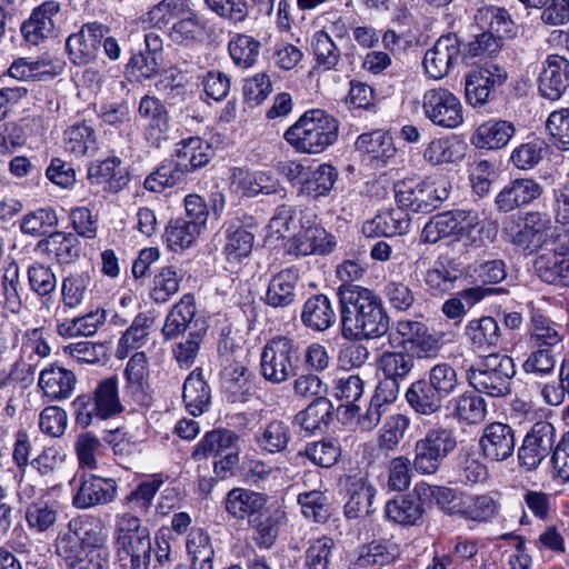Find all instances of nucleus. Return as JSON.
I'll use <instances>...</instances> for the list:
<instances>
[{"label":"nucleus","mask_w":569,"mask_h":569,"mask_svg":"<svg viewBox=\"0 0 569 569\" xmlns=\"http://www.w3.org/2000/svg\"><path fill=\"white\" fill-rule=\"evenodd\" d=\"M569 87V60L558 54H550L543 63L539 76V92L551 101L558 100Z\"/></svg>","instance_id":"obj_18"},{"label":"nucleus","mask_w":569,"mask_h":569,"mask_svg":"<svg viewBox=\"0 0 569 569\" xmlns=\"http://www.w3.org/2000/svg\"><path fill=\"white\" fill-rule=\"evenodd\" d=\"M58 516V503L53 500L38 499L31 502L26 511L30 528L43 532L52 527Z\"/></svg>","instance_id":"obj_60"},{"label":"nucleus","mask_w":569,"mask_h":569,"mask_svg":"<svg viewBox=\"0 0 569 569\" xmlns=\"http://www.w3.org/2000/svg\"><path fill=\"white\" fill-rule=\"evenodd\" d=\"M148 360L144 352H136L128 361L124 369L127 379L126 389L136 398L143 401L146 397Z\"/></svg>","instance_id":"obj_54"},{"label":"nucleus","mask_w":569,"mask_h":569,"mask_svg":"<svg viewBox=\"0 0 569 569\" xmlns=\"http://www.w3.org/2000/svg\"><path fill=\"white\" fill-rule=\"evenodd\" d=\"M422 110L426 118L440 128L456 129L463 122L461 101L447 88L427 90L422 96Z\"/></svg>","instance_id":"obj_11"},{"label":"nucleus","mask_w":569,"mask_h":569,"mask_svg":"<svg viewBox=\"0 0 569 569\" xmlns=\"http://www.w3.org/2000/svg\"><path fill=\"white\" fill-rule=\"evenodd\" d=\"M107 28L98 23H88L70 34L66 40V50L73 64L86 66L93 62L99 52Z\"/></svg>","instance_id":"obj_13"},{"label":"nucleus","mask_w":569,"mask_h":569,"mask_svg":"<svg viewBox=\"0 0 569 569\" xmlns=\"http://www.w3.org/2000/svg\"><path fill=\"white\" fill-rule=\"evenodd\" d=\"M415 493L419 500H433L439 508L450 516L460 517L466 495L452 488L418 483Z\"/></svg>","instance_id":"obj_37"},{"label":"nucleus","mask_w":569,"mask_h":569,"mask_svg":"<svg viewBox=\"0 0 569 569\" xmlns=\"http://www.w3.org/2000/svg\"><path fill=\"white\" fill-rule=\"evenodd\" d=\"M449 188L445 179L422 181L415 186L402 181L396 184V199L401 208L429 213L449 197Z\"/></svg>","instance_id":"obj_9"},{"label":"nucleus","mask_w":569,"mask_h":569,"mask_svg":"<svg viewBox=\"0 0 569 569\" xmlns=\"http://www.w3.org/2000/svg\"><path fill=\"white\" fill-rule=\"evenodd\" d=\"M409 406L419 415L431 416L442 408V398L430 383L425 380H417L411 383L406 392Z\"/></svg>","instance_id":"obj_39"},{"label":"nucleus","mask_w":569,"mask_h":569,"mask_svg":"<svg viewBox=\"0 0 569 569\" xmlns=\"http://www.w3.org/2000/svg\"><path fill=\"white\" fill-rule=\"evenodd\" d=\"M230 189L247 197L257 194L284 193L278 179L264 171H250L243 168H233L230 176Z\"/></svg>","instance_id":"obj_17"},{"label":"nucleus","mask_w":569,"mask_h":569,"mask_svg":"<svg viewBox=\"0 0 569 569\" xmlns=\"http://www.w3.org/2000/svg\"><path fill=\"white\" fill-rule=\"evenodd\" d=\"M228 49L234 64L247 69L257 62L261 42L251 36L237 33L230 39Z\"/></svg>","instance_id":"obj_53"},{"label":"nucleus","mask_w":569,"mask_h":569,"mask_svg":"<svg viewBox=\"0 0 569 569\" xmlns=\"http://www.w3.org/2000/svg\"><path fill=\"white\" fill-rule=\"evenodd\" d=\"M139 116L150 121L147 137L159 146L169 129V116L163 103L156 97L143 96L139 102Z\"/></svg>","instance_id":"obj_33"},{"label":"nucleus","mask_w":569,"mask_h":569,"mask_svg":"<svg viewBox=\"0 0 569 569\" xmlns=\"http://www.w3.org/2000/svg\"><path fill=\"white\" fill-rule=\"evenodd\" d=\"M507 78V71L495 63H487L470 70L465 79L467 102L475 108L487 104L491 93L501 87Z\"/></svg>","instance_id":"obj_12"},{"label":"nucleus","mask_w":569,"mask_h":569,"mask_svg":"<svg viewBox=\"0 0 569 569\" xmlns=\"http://www.w3.org/2000/svg\"><path fill=\"white\" fill-rule=\"evenodd\" d=\"M116 546L121 569H149L152 552L150 531L138 517L131 513L119 517Z\"/></svg>","instance_id":"obj_4"},{"label":"nucleus","mask_w":569,"mask_h":569,"mask_svg":"<svg viewBox=\"0 0 569 569\" xmlns=\"http://www.w3.org/2000/svg\"><path fill=\"white\" fill-rule=\"evenodd\" d=\"M396 331L403 342L410 345L419 357H433L441 348V337L429 331L428 327L418 320H398Z\"/></svg>","instance_id":"obj_20"},{"label":"nucleus","mask_w":569,"mask_h":569,"mask_svg":"<svg viewBox=\"0 0 569 569\" xmlns=\"http://www.w3.org/2000/svg\"><path fill=\"white\" fill-rule=\"evenodd\" d=\"M192 11L190 0H162L148 12V21L162 29L172 20L178 21Z\"/></svg>","instance_id":"obj_57"},{"label":"nucleus","mask_w":569,"mask_h":569,"mask_svg":"<svg viewBox=\"0 0 569 569\" xmlns=\"http://www.w3.org/2000/svg\"><path fill=\"white\" fill-rule=\"evenodd\" d=\"M529 337L533 347L551 349L563 340L565 330L543 315L533 313Z\"/></svg>","instance_id":"obj_45"},{"label":"nucleus","mask_w":569,"mask_h":569,"mask_svg":"<svg viewBox=\"0 0 569 569\" xmlns=\"http://www.w3.org/2000/svg\"><path fill=\"white\" fill-rule=\"evenodd\" d=\"M120 164L119 158H108L89 169V179L96 183L106 182L110 191L117 192L129 182V178L122 172Z\"/></svg>","instance_id":"obj_55"},{"label":"nucleus","mask_w":569,"mask_h":569,"mask_svg":"<svg viewBox=\"0 0 569 569\" xmlns=\"http://www.w3.org/2000/svg\"><path fill=\"white\" fill-rule=\"evenodd\" d=\"M76 423L87 428L96 421L109 419L123 411L118 393V379L101 380L92 395H81L72 402Z\"/></svg>","instance_id":"obj_6"},{"label":"nucleus","mask_w":569,"mask_h":569,"mask_svg":"<svg viewBox=\"0 0 569 569\" xmlns=\"http://www.w3.org/2000/svg\"><path fill=\"white\" fill-rule=\"evenodd\" d=\"M337 295L343 338L375 339L388 332L389 316L372 290L358 284H341Z\"/></svg>","instance_id":"obj_1"},{"label":"nucleus","mask_w":569,"mask_h":569,"mask_svg":"<svg viewBox=\"0 0 569 569\" xmlns=\"http://www.w3.org/2000/svg\"><path fill=\"white\" fill-rule=\"evenodd\" d=\"M181 279L182 274L176 267L167 266L161 268L153 278L150 297L157 303L167 302L171 296L178 292Z\"/></svg>","instance_id":"obj_62"},{"label":"nucleus","mask_w":569,"mask_h":569,"mask_svg":"<svg viewBox=\"0 0 569 569\" xmlns=\"http://www.w3.org/2000/svg\"><path fill=\"white\" fill-rule=\"evenodd\" d=\"M254 228H257V222L247 214H243L242 220L238 218L230 223L226 231V244L223 247V253L228 261L239 262L251 253L254 242L252 229Z\"/></svg>","instance_id":"obj_19"},{"label":"nucleus","mask_w":569,"mask_h":569,"mask_svg":"<svg viewBox=\"0 0 569 569\" xmlns=\"http://www.w3.org/2000/svg\"><path fill=\"white\" fill-rule=\"evenodd\" d=\"M152 326L153 318L147 313L136 316L130 327L123 332L118 342L116 351L117 358L124 359L131 350L143 347L148 341Z\"/></svg>","instance_id":"obj_41"},{"label":"nucleus","mask_w":569,"mask_h":569,"mask_svg":"<svg viewBox=\"0 0 569 569\" xmlns=\"http://www.w3.org/2000/svg\"><path fill=\"white\" fill-rule=\"evenodd\" d=\"M336 241L332 234L319 226H308L295 237L292 251L297 256H308L312 253L326 254L332 251Z\"/></svg>","instance_id":"obj_34"},{"label":"nucleus","mask_w":569,"mask_h":569,"mask_svg":"<svg viewBox=\"0 0 569 569\" xmlns=\"http://www.w3.org/2000/svg\"><path fill=\"white\" fill-rule=\"evenodd\" d=\"M338 179V171L328 163H322L302 181L301 193L318 199L329 194Z\"/></svg>","instance_id":"obj_50"},{"label":"nucleus","mask_w":569,"mask_h":569,"mask_svg":"<svg viewBox=\"0 0 569 569\" xmlns=\"http://www.w3.org/2000/svg\"><path fill=\"white\" fill-rule=\"evenodd\" d=\"M178 146L176 157L188 173L206 166L213 154L209 143L199 137H190Z\"/></svg>","instance_id":"obj_43"},{"label":"nucleus","mask_w":569,"mask_h":569,"mask_svg":"<svg viewBox=\"0 0 569 569\" xmlns=\"http://www.w3.org/2000/svg\"><path fill=\"white\" fill-rule=\"evenodd\" d=\"M201 232L197 223H191L184 218H178L167 226L164 239L171 250H179L190 247Z\"/></svg>","instance_id":"obj_58"},{"label":"nucleus","mask_w":569,"mask_h":569,"mask_svg":"<svg viewBox=\"0 0 569 569\" xmlns=\"http://www.w3.org/2000/svg\"><path fill=\"white\" fill-rule=\"evenodd\" d=\"M461 58V44L457 34L441 36L432 48L428 49L423 58L426 73L439 80L446 77L450 69Z\"/></svg>","instance_id":"obj_15"},{"label":"nucleus","mask_w":569,"mask_h":569,"mask_svg":"<svg viewBox=\"0 0 569 569\" xmlns=\"http://www.w3.org/2000/svg\"><path fill=\"white\" fill-rule=\"evenodd\" d=\"M76 385L74 372L58 365H49L39 373L38 387L50 401L70 398Z\"/></svg>","instance_id":"obj_22"},{"label":"nucleus","mask_w":569,"mask_h":569,"mask_svg":"<svg viewBox=\"0 0 569 569\" xmlns=\"http://www.w3.org/2000/svg\"><path fill=\"white\" fill-rule=\"evenodd\" d=\"M452 416L467 425L480 423L487 415L485 399L473 391H467L452 401Z\"/></svg>","instance_id":"obj_47"},{"label":"nucleus","mask_w":569,"mask_h":569,"mask_svg":"<svg viewBox=\"0 0 569 569\" xmlns=\"http://www.w3.org/2000/svg\"><path fill=\"white\" fill-rule=\"evenodd\" d=\"M268 497L244 488L231 489L224 498L226 511L237 520L251 522L258 516H262Z\"/></svg>","instance_id":"obj_21"},{"label":"nucleus","mask_w":569,"mask_h":569,"mask_svg":"<svg viewBox=\"0 0 569 569\" xmlns=\"http://www.w3.org/2000/svg\"><path fill=\"white\" fill-rule=\"evenodd\" d=\"M375 489L362 482L353 483L349 490V499L345 506L348 519H358L371 512Z\"/></svg>","instance_id":"obj_63"},{"label":"nucleus","mask_w":569,"mask_h":569,"mask_svg":"<svg viewBox=\"0 0 569 569\" xmlns=\"http://www.w3.org/2000/svg\"><path fill=\"white\" fill-rule=\"evenodd\" d=\"M500 510V502L489 493L466 496L460 518L473 522H488Z\"/></svg>","instance_id":"obj_46"},{"label":"nucleus","mask_w":569,"mask_h":569,"mask_svg":"<svg viewBox=\"0 0 569 569\" xmlns=\"http://www.w3.org/2000/svg\"><path fill=\"white\" fill-rule=\"evenodd\" d=\"M188 172L176 159L163 161L144 180V188L152 192H162L166 188H171L186 180Z\"/></svg>","instance_id":"obj_44"},{"label":"nucleus","mask_w":569,"mask_h":569,"mask_svg":"<svg viewBox=\"0 0 569 569\" xmlns=\"http://www.w3.org/2000/svg\"><path fill=\"white\" fill-rule=\"evenodd\" d=\"M56 552L61 557L68 569H107L109 551L103 546V539L90 537V531L83 530V523L73 519L68 525V531L56 540Z\"/></svg>","instance_id":"obj_2"},{"label":"nucleus","mask_w":569,"mask_h":569,"mask_svg":"<svg viewBox=\"0 0 569 569\" xmlns=\"http://www.w3.org/2000/svg\"><path fill=\"white\" fill-rule=\"evenodd\" d=\"M182 399L189 413L194 417L201 416L208 410L211 402V390L200 369L193 370L187 377Z\"/></svg>","instance_id":"obj_35"},{"label":"nucleus","mask_w":569,"mask_h":569,"mask_svg":"<svg viewBox=\"0 0 569 569\" xmlns=\"http://www.w3.org/2000/svg\"><path fill=\"white\" fill-rule=\"evenodd\" d=\"M239 437L228 429H216L207 432L192 452L193 459L208 456H222L232 449H237Z\"/></svg>","instance_id":"obj_42"},{"label":"nucleus","mask_w":569,"mask_h":569,"mask_svg":"<svg viewBox=\"0 0 569 569\" xmlns=\"http://www.w3.org/2000/svg\"><path fill=\"white\" fill-rule=\"evenodd\" d=\"M187 550L191 566L199 569H213L214 549L210 536L201 528H193L187 539Z\"/></svg>","instance_id":"obj_49"},{"label":"nucleus","mask_w":569,"mask_h":569,"mask_svg":"<svg viewBox=\"0 0 569 569\" xmlns=\"http://www.w3.org/2000/svg\"><path fill=\"white\" fill-rule=\"evenodd\" d=\"M60 11V4L56 1H46L33 9L29 19L21 24L23 39L33 46L39 44L51 36L54 30V16Z\"/></svg>","instance_id":"obj_24"},{"label":"nucleus","mask_w":569,"mask_h":569,"mask_svg":"<svg viewBox=\"0 0 569 569\" xmlns=\"http://www.w3.org/2000/svg\"><path fill=\"white\" fill-rule=\"evenodd\" d=\"M515 133L516 127L511 121L489 119L475 129L470 142L480 150H500L509 143Z\"/></svg>","instance_id":"obj_23"},{"label":"nucleus","mask_w":569,"mask_h":569,"mask_svg":"<svg viewBox=\"0 0 569 569\" xmlns=\"http://www.w3.org/2000/svg\"><path fill=\"white\" fill-rule=\"evenodd\" d=\"M465 335L472 349L485 352L499 349L503 345V335L498 321L489 316L471 319Z\"/></svg>","instance_id":"obj_26"},{"label":"nucleus","mask_w":569,"mask_h":569,"mask_svg":"<svg viewBox=\"0 0 569 569\" xmlns=\"http://www.w3.org/2000/svg\"><path fill=\"white\" fill-rule=\"evenodd\" d=\"M422 500L410 496L390 500L386 505V515L389 520L403 526H416L422 519L425 509Z\"/></svg>","instance_id":"obj_48"},{"label":"nucleus","mask_w":569,"mask_h":569,"mask_svg":"<svg viewBox=\"0 0 569 569\" xmlns=\"http://www.w3.org/2000/svg\"><path fill=\"white\" fill-rule=\"evenodd\" d=\"M341 449L337 440L323 439L308 443L299 456L308 458L313 465L330 468L337 463Z\"/></svg>","instance_id":"obj_61"},{"label":"nucleus","mask_w":569,"mask_h":569,"mask_svg":"<svg viewBox=\"0 0 569 569\" xmlns=\"http://www.w3.org/2000/svg\"><path fill=\"white\" fill-rule=\"evenodd\" d=\"M541 194V187L532 179H516L496 197V204L502 212H509L528 204Z\"/></svg>","instance_id":"obj_29"},{"label":"nucleus","mask_w":569,"mask_h":569,"mask_svg":"<svg viewBox=\"0 0 569 569\" xmlns=\"http://www.w3.org/2000/svg\"><path fill=\"white\" fill-rule=\"evenodd\" d=\"M479 223L473 210H451L433 216L421 231V241L437 243L442 238L453 237L461 240L471 234Z\"/></svg>","instance_id":"obj_10"},{"label":"nucleus","mask_w":569,"mask_h":569,"mask_svg":"<svg viewBox=\"0 0 569 569\" xmlns=\"http://www.w3.org/2000/svg\"><path fill=\"white\" fill-rule=\"evenodd\" d=\"M335 542L329 537H321L309 541L303 555V569H329Z\"/></svg>","instance_id":"obj_64"},{"label":"nucleus","mask_w":569,"mask_h":569,"mask_svg":"<svg viewBox=\"0 0 569 569\" xmlns=\"http://www.w3.org/2000/svg\"><path fill=\"white\" fill-rule=\"evenodd\" d=\"M556 432L550 422L538 421L525 437L518 456L521 465L535 469L549 456L555 446Z\"/></svg>","instance_id":"obj_16"},{"label":"nucleus","mask_w":569,"mask_h":569,"mask_svg":"<svg viewBox=\"0 0 569 569\" xmlns=\"http://www.w3.org/2000/svg\"><path fill=\"white\" fill-rule=\"evenodd\" d=\"M300 280L299 270L289 267L273 274L269 281L264 301L272 308H287L297 297V287Z\"/></svg>","instance_id":"obj_28"},{"label":"nucleus","mask_w":569,"mask_h":569,"mask_svg":"<svg viewBox=\"0 0 569 569\" xmlns=\"http://www.w3.org/2000/svg\"><path fill=\"white\" fill-rule=\"evenodd\" d=\"M338 133V121L323 110L313 109L286 130L284 139L301 153L318 154L337 141Z\"/></svg>","instance_id":"obj_3"},{"label":"nucleus","mask_w":569,"mask_h":569,"mask_svg":"<svg viewBox=\"0 0 569 569\" xmlns=\"http://www.w3.org/2000/svg\"><path fill=\"white\" fill-rule=\"evenodd\" d=\"M410 219L402 209H396L377 214L362 224V232L368 238L393 237L409 230Z\"/></svg>","instance_id":"obj_31"},{"label":"nucleus","mask_w":569,"mask_h":569,"mask_svg":"<svg viewBox=\"0 0 569 569\" xmlns=\"http://www.w3.org/2000/svg\"><path fill=\"white\" fill-rule=\"evenodd\" d=\"M197 312L194 297L184 295L166 317L162 335L167 340L174 339L191 328Z\"/></svg>","instance_id":"obj_38"},{"label":"nucleus","mask_w":569,"mask_h":569,"mask_svg":"<svg viewBox=\"0 0 569 569\" xmlns=\"http://www.w3.org/2000/svg\"><path fill=\"white\" fill-rule=\"evenodd\" d=\"M521 220L522 226L510 237V241L522 250L537 251L556 236V228L547 214L531 211Z\"/></svg>","instance_id":"obj_14"},{"label":"nucleus","mask_w":569,"mask_h":569,"mask_svg":"<svg viewBox=\"0 0 569 569\" xmlns=\"http://www.w3.org/2000/svg\"><path fill=\"white\" fill-rule=\"evenodd\" d=\"M515 373V363L511 357L490 353L470 366L466 371V377L477 392L490 397H505L511 391V380Z\"/></svg>","instance_id":"obj_5"},{"label":"nucleus","mask_w":569,"mask_h":569,"mask_svg":"<svg viewBox=\"0 0 569 569\" xmlns=\"http://www.w3.org/2000/svg\"><path fill=\"white\" fill-rule=\"evenodd\" d=\"M456 447L457 438L453 429L436 425L416 441L412 467L420 475H435Z\"/></svg>","instance_id":"obj_7"},{"label":"nucleus","mask_w":569,"mask_h":569,"mask_svg":"<svg viewBox=\"0 0 569 569\" xmlns=\"http://www.w3.org/2000/svg\"><path fill=\"white\" fill-rule=\"evenodd\" d=\"M311 50L315 57V68L323 71L333 70L341 58V51L331 36L326 31H317L311 39Z\"/></svg>","instance_id":"obj_52"},{"label":"nucleus","mask_w":569,"mask_h":569,"mask_svg":"<svg viewBox=\"0 0 569 569\" xmlns=\"http://www.w3.org/2000/svg\"><path fill=\"white\" fill-rule=\"evenodd\" d=\"M299 362V345L288 337L278 336L262 348L260 372L267 381L279 385L296 375Z\"/></svg>","instance_id":"obj_8"},{"label":"nucleus","mask_w":569,"mask_h":569,"mask_svg":"<svg viewBox=\"0 0 569 569\" xmlns=\"http://www.w3.org/2000/svg\"><path fill=\"white\" fill-rule=\"evenodd\" d=\"M462 271L449 260H438L425 273V283L431 296L440 297L457 288Z\"/></svg>","instance_id":"obj_32"},{"label":"nucleus","mask_w":569,"mask_h":569,"mask_svg":"<svg viewBox=\"0 0 569 569\" xmlns=\"http://www.w3.org/2000/svg\"><path fill=\"white\" fill-rule=\"evenodd\" d=\"M21 291L19 267L11 262L1 277L0 308L14 316L20 315L23 308Z\"/></svg>","instance_id":"obj_40"},{"label":"nucleus","mask_w":569,"mask_h":569,"mask_svg":"<svg viewBox=\"0 0 569 569\" xmlns=\"http://www.w3.org/2000/svg\"><path fill=\"white\" fill-rule=\"evenodd\" d=\"M410 418L402 413H393L386 418L378 432V447L382 451H395L410 426Z\"/></svg>","instance_id":"obj_51"},{"label":"nucleus","mask_w":569,"mask_h":569,"mask_svg":"<svg viewBox=\"0 0 569 569\" xmlns=\"http://www.w3.org/2000/svg\"><path fill=\"white\" fill-rule=\"evenodd\" d=\"M290 438L288 425L282 420H272L254 437V441L261 450L276 453L287 448Z\"/></svg>","instance_id":"obj_56"},{"label":"nucleus","mask_w":569,"mask_h":569,"mask_svg":"<svg viewBox=\"0 0 569 569\" xmlns=\"http://www.w3.org/2000/svg\"><path fill=\"white\" fill-rule=\"evenodd\" d=\"M336 320V312L329 298L315 295L308 298L302 307L301 322L313 331L329 329Z\"/></svg>","instance_id":"obj_36"},{"label":"nucleus","mask_w":569,"mask_h":569,"mask_svg":"<svg viewBox=\"0 0 569 569\" xmlns=\"http://www.w3.org/2000/svg\"><path fill=\"white\" fill-rule=\"evenodd\" d=\"M66 151L82 157L96 149V137L93 129L86 123H78L64 131Z\"/></svg>","instance_id":"obj_59"},{"label":"nucleus","mask_w":569,"mask_h":569,"mask_svg":"<svg viewBox=\"0 0 569 569\" xmlns=\"http://www.w3.org/2000/svg\"><path fill=\"white\" fill-rule=\"evenodd\" d=\"M539 278L550 284L569 286V252L561 247L541 254L536 261Z\"/></svg>","instance_id":"obj_30"},{"label":"nucleus","mask_w":569,"mask_h":569,"mask_svg":"<svg viewBox=\"0 0 569 569\" xmlns=\"http://www.w3.org/2000/svg\"><path fill=\"white\" fill-rule=\"evenodd\" d=\"M116 492L117 483L113 479L90 476L81 480L72 503L79 509L104 505L114 499Z\"/></svg>","instance_id":"obj_25"},{"label":"nucleus","mask_w":569,"mask_h":569,"mask_svg":"<svg viewBox=\"0 0 569 569\" xmlns=\"http://www.w3.org/2000/svg\"><path fill=\"white\" fill-rule=\"evenodd\" d=\"M480 445L487 458L495 461L506 460L515 451L516 439L513 430L506 423H490L483 430Z\"/></svg>","instance_id":"obj_27"}]
</instances>
